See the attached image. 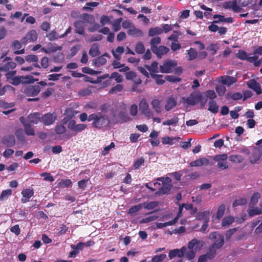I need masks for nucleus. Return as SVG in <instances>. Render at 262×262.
Segmentation results:
<instances>
[{"mask_svg":"<svg viewBox=\"0 0 262 262\" xmlns=\"http://www.w3.org/2000/svg\"><path fill=\"white\" fill-rule=\"evenodd\" d=\"M148 108V104L145 99H142L139 103V110L141 112L147 110Z\"/></svg>","mask_w":262,"mask_h":262,"instance_id":"13d9d810","label":"nucleus"},{"mask_svg":"<svg viewBox=\"0 0 262 262\" xmlns=\"http://www.w3.org/2000/svg\"><path fill=\"white\" fill-rule=\"evenodd\" d=\"M208 110L213 114H216L219 112V107L215 100H210L209 101Z\"/></svg>","mask_w":262,"mask_h":262,"instance_id":"412c9836","label":"nucleus"},{"mask_svg":"<svg viewBox=\"0 0 262 262\" xmlns=\"http://www.w3.org/2000/svg\"><path fill=\"white\" fill-rule=\"evenodd\" d=\"M153 109L157 113H160L161 112V108L160 106V101L158 99H154L151 103Z\"/></svg>","mask_w":262,"mask_h":262,"instance_id":"c9c22d12","label":"nucleus"},{"mask_svg":"<svg viewBox=\"0 0 262 262\" xmlns=\"http://www.w3.org/2000/svg\"><path fill=\"white\" fill-rule=\"evenodd\" d=\"M127 34L129 35L137 37L142 36L143 35V33L142 30L135 27L129 29L127 31Z\"/></svg>","mask_w":262,"mask_h":262,"instance_id":"b1692460","label":"nucleus"},{"mask_svg":"<svg viewBox=\"0 0 262 262\" xmlns=\"http://www.w3.org/2000/svg\"><path fill=\"white\" fill-rule=\"evenodd\" d=\"M16 67V63L13 61H9L4 64L1 69L2 71L7 72L11 69H14Z\"/></svg>","mask_w":262,"mask_h":262,"instance_id":"c85d7f7f","label":"nucleus"},{"mask_svg":"<svg viewBox=\"0 0 262 262\" xmlns=\"http://www.w3.org/2000/svg\"><path fill=\"white\" fill-rule=\"evenodd\" d=\"M234 217L232 216H227L222 220V226L223 227H227L232 224L234 222Z\"/></svg>","mask_w":262,"mask_h":262,"instance_id":"cd10ccee","label":"nucleus"},{"mask_svg":"<svg viewBox=\"0 0 262 262\" xmlns=\"http://www.w3.org/2000/svg\"><path fill=\"white\" fill-rule=\"evenodd\" d=\"M187 54L188 55V60H192L196 58L198 56V53L196 50L192 48L187 50Z\"/></svg>","mask_w":262,"mask_h":262,"instance_id":"58836bf2","label":"nucleus"},{"mask_svg":"<svg viewBox=\"0 0 262 262\" xmlns=\"http://www.w3.org/2000/svg\"><path fill=\"white\" fill-rule=\"evenodd\" d=\"M34 191L33 188H26L23 190L21 194L24 198L30 199L34 194Z\"/></svg>","mask_w":262,"mask_h":262,"instance_id":"2f4dec72","label":"nucleus"},{"mask_svg":"<svg viewBox=\"0 0 262 262\" xmlns=\"http://www.w3.org/2000/svg\"><path fill=\"white\" fill-rule=\"evenodd\" d=\"M260 195V193L258 192L254 193L251 197L249 205L252 206L256 205L258 203Z\"/></svg>","mask_w":262,"mask_h":262,"instance_id":"a19ab883","label":"nucleus"},{"mask_svg":"<svg viewBox=\"0 0 262 262\" xmlns=\"http://www.w3.org/2000/svg\"><path fill=\"white\" fill-rule=\"evenodd\" d=\"M115 147V143L114 142H111V144L104 147L103 150L102 151L101 154L103 156H105L107 154H108L110 150Z\"/></svg>","mask_w":262,"mask_h":262,"instance_id":"338daca9","label":"nucleus"},{"mask_svg":"<svg viewBox=\"0 0 262 262\" xmlns=\"http://www.w3.org/2000/svg\"><path fill=\"white\" fill-rule=\"evenodd\" d=\"M12 194L11 189H8L3 190L0 195V201H2L7 199L8 197Z\"/></svg>","mask_w":262,"mask_h":262,"instance_id":"5fc2aeb1","label":"nucleus"},{"mask_svg":"<svg viewBox=\"0 0 262 262\" xmlns=\"http://www.w3.org/2000/svg\"><path fill=\"white\" fill-rule=\"evenodd\" d=\"M145 161L144 158L143 157H141L137 159L133 165L134 168L135 169H138L140 168V167L144 164Z\"/></svg>","mask_w":262,"mask_h":262,"instance_id":"3c124183","label":"nucleus"},{"mask_svg":"<svg viewBox=\"0 0 262 262\" xmlns=\"http://www.w3.org/2000/svg\"><path fill=\"white\" fill-rule=\"evenodd\" d=\"M123 89V85L122 84H117L115 86H113L110 90L109 94L117 93L121 92Z\"/></svg>","mask_w":262,"mask_h":262,"instance_id":"603ef678","label":"nucleus"},{"mask_svg":"<svg viewBox=\"0 0 262 262\" xmlns=\"http://www.w3.org/2000/svg\"><path fill=\"white\" fill-rule=\"evenodd\" d=\"M110 78H114L117 83H121L123 81L122 76L117 72H113L110 76Z\"/></svg>","mask_w":262,"mask_h":262,"instance_id":"bf43d9fd","label":"nucleus"},{"mask_svg":"<svg viewBox=\"0 0 262 262\" xmlns=\"http://www.w3.org/2000/svg\"><path fill=\"white\" fill-rule=\"evenodd\" d=\"M143 205V207L148 210H151L154 209L158 205V203L156 202L153 201L149 203H144L141 204Z\"/></svg>","mask_w":262,"mask_h":262,"instance_id":"8fccbe9b","label":"nucleus"},{"mask_svg":"<svg viewBox=\"0 0 262 262\" xmlns=\"http://www.w3.org/2000/svg\"><path fill=\"white\" fill-rule=\"evenodd\" d=\"M121 21H122L121 18H118V19H116V20H115V21L113 24V29L115 31L117 32L120 29V28H121L120 24H121Z\"/></svg>","mask_w":262,"mask_h":262,"instance_id":"69168bd1","label":"nucleus"},{"mask_svg":"<svg viewBox=\"0 0 262 262\" xmlns=\"http://www.w3.org/2000/svg\"><path fill=\"white\" fill-rule=\"evenodd\" d=\"M89 55L93 57L98 56L100 54L99 46L97 43H94L90 48L89 52Z\"/></svg>","mask_w":262,"mask_h":262,"instance_id":"4be33fe9","label":"nucleus"},{"mask_svg":"<svg viewBox=\"0 0 262 262\" xmlns=\"http://www.w3.org/2000/svg\"><path fill=\"white\" fill-rule=\"evenodd\" d=\"M209 163V161L207 158H202L190 162L189 165L191 167H198L203 165H208Z\"/></svg>","mask_w":262,"mask_h":262,"instance_id":"6ab92c4d","label":"nucleus"},{"mask_svg":"<svg viewBox=\"0 0 262 262\" xmlns=\"http://www.w3.org/2000/svg\"><path fill=\"white\" fill-rule=\"evenodd\" d=\"M166 257V255L165 254H161L160 255H157L154 256L151 259V262H161Z\"/></svg>","mask_w":262,"mask_h":262,"instance_id":"052dcab7","label":"nucleus"},{"mask_svg":"<svg viewBox=\"0 0 262 262\" xmlns=\"http://www.w3.org/2000/svg\"><path fill=\"white\" fill-rule=\"evenodd\" d=\"M248 213L250 217H252L256 215H259L262 213L261 208L257 207H254L248 210Z\"/></svg>","mask_w":262,"mask_h":262,"instance_id":"72a5a7b5","label":"nucleus"},{"mask_svg":"<svg viewBox=\"0 0 262 262\" xmlns=\"http://www.w3.org/2000/svg\"><path fill=\"white\" fill-rule=\"evenodd\" d=\"M209 214V212H208L207 211L200 212L197 214L196 218L198 220H204V221H206L207 218L209 219V217L208 216Z\"/></svg>","mask_w":262,"mask_h":262,"instance_id":"37998d69","label":"nucleus"},{"mask_svg":"<svg viewBox=\"0 0 262 262\" xmlns=\"http://www.w3.org/2000/svg\"><path fill=\"white\" fill-rule=\"evenodd\" d=\"M144 67L150 72V77L152 74H156V73L160 72L159 63L157 61L152 62L150 65L145 64Z\"/></svg>","mask_w":262,"mask_h":262,"instance_id":"4468645a","label":"nucleus"},{"mask_svg":"<svg viewBox=\"0 0 262 262\" xmlns=\"http://www.w3.org/2000/svg\"><path fill=\"white\" fill-rule=\"evenodd\" d=\"M179 120V119L178 117L174 116L173 118H172V119L164 121L162 123V124L163 125L170 126L171 125L176 124L178 122Z\"/></svg>","mask_w":262,"mask_h":262,"instance_id":"09e8293b","label":"nucleus"},{"mask_svg":"<svg viewBox=\"0 0 262 262\" xmlns=\"http://www.w3.org/2000/svg\"><path fill=\"white\" fill-rule=\"evenodd\" d=\"M162 75H158V74H152L151 77L155 80L157 84H163L165 82V79H163Z\"/></svg>","mask_w":262,"mask_h":262,"instance_id":"ea45409f","label":"nucleus"},{"mask_svg":"<svg viewBox=\"0 0 262 262\" xmlns=\"http://www.w3.org/2000/svg\"><path fill=\"white\" fill-rule=\"evenodd\" d=\"M66 128L63 125H57L55 126V131L58 135H62L66 133Z\"/></svg>","mask_w":262,"mask_h":262,"instance_id":"6e6d98bb","label":"nucleus"},{"mask_svg":"<svg viewBox=\"0 0 262 262\" xmlns=\"http://www.w3.org/2000/svg\"><path fill=\"white\" fill-rule=\"evenodd\" d=\"M56 120L57 115L55 113H48L41 115V122L46 126L53 124Z\"/></svg>","mask_w":262,"mask_h":262,"instance_id":"6e6552de","label":"nucleus"},{"mask_svg":"<svg viewBox=\"0 0 262 262\" xmlns=\"http://www.w3.org/2000/svg\"><path fill=\"white\" fill-rule=\"evenodd\" d=\"M75 27L76 32L80 35H84L85 34V24L84 21L81 20L76 21L74 24Z\"/></svg>","mask_w":262,"mask_h":262,"instance_id":"f3484780","label":"nucleus"},{"mask_svg":"<svg viewBox=\"0 0 262 262\" xmlns=\"http://www.w3.org/2000/svg\"><path fill=\"white\" fill-rule=\"evenodd\" d=\"M37 39V35L36 31L34 30L29 31L26 35L21 38V41L23 44H27L28 42H32L36 40Z\"/></svg>","mask_w":262,"mask_h":262,"instance_id":"9d476101","label":"nucleus"},{"mask_svg":"<svg viewBox=\"0 0 262 262\" xmlns=\"http://www.w3.org/2000/svg\"><path fill=\"white\" fill-rule=\"evenodd\" d=\"M157 180L162 182V186L155 192V194L160 195L169 194L172 187L171 179L169 177H160Z\"/></svg>","mask_w":262,"mask_h":262,"instance_id":"f03ea898","label":"nucleus"},{"mask_svg":"<svg viewBox=\"0 0 262 262\" xmlns=\"http://www.w3.org/2000/svg\"><path fill=\"white\" fill-rule=\"evenodd\" d=\"M161 39L160 37L157 36L152 38L150 40V46H151V50H152L154 48H156L158 47V45L161 43Z\"/></svg>","mask_w":262,"mask_h":262,"instance_id":"79ce46f5","label":"nucleus"},{"mask_svg":"<svg viewBox=\"0 0 262 262\" xmlns=\"http://www.w3.org/2000/svg\"><path fill=\"white\" fill-rule=\"evenodd\" d=\"M203 255H205V257L207 260L212 259L214 258L216 255V250L211 246L209 248L208 251L206 254H203Z\"/></svg>","mask_w":262,"mask_h":262,"instance_id":"c756f323","label":"nucleus"},{"mask_svg":"<svg viewBox=\"0 0 262 262\" xmlns=\"http://www.w3.org/2000/svg\"><path fill=\"white\" fill-rule=\"evenodd\" d=\"M38 79H34L32 76H16L13 78H11V80H8L9 83L14 85H18L21 83H33L35 81H37Z\"/></svg>","mask_w":262,"mask_h":262,"instance_id":"7ed1b4c3","label":"nucleus"},{"mask_svg":"<svg viewBox=\"0 0 262 262\" xmlns=\"http://www.w3.org/2000/svg\"><path fill=\"white\" fill-rule=\"evenodd\" d=\"M211 239H216L215 242L211 246L215 250L222 248L224 244V237L223 235L217 233L216 232L211 233L209 235Z\"/></svg>","mask_w":262,"mask_h":262,"instance_id":"39448f33","label":"nucleus"},{"mask_svg":"<svg viewBox=\"0 0 262 262\" xmlns=\"http://www.w3.org/2000/svg\"><path fill=\"white\" fill-rule=\"evenodd\" d=\"M202 98V95L200 92H193L187 98H182L183 102L189 105H194L199 102Z\"/></svg>","mask_w":262,"mask_h":262,"instance_id":"20e7f679","label":"nucleus"},{"mask_svg":"<svg viewBox=\"0 0 262 262\" xmlns=\"http://www.w3.org/2000/svg\"><path fill=\"white\" fill-rule=\"evenodd\" d=\"M118 116L121 119L122 122H126L130 120L128 115L125 112H120Z\"/></svg>","mask_w":262,"mask_h":262,"instance_id":"680f3d73","label":"nucleus"},{"mask_svg":"<svg viewBox=\"0 0 262 262\" xmlns=\"http://www.w3.org/2000/svg\"><path fill=\"white\" fill-rule=\"evenodd\" d=\"M159 217L158 215H150L147 217L142 219L139 221L140 224L147 223L156 220Z\"/></svg>","mask_w":262,"mask_h":262,"instance_id":"49530a36","label":"nucleus"},{"mask_svg":"<svg viewBox=\"0 0 262 262\" xmlns=\"http://www.w3.org/2000/svg\"><path fill=\"white\" fill-rule=\"evenodd\" d=\"M177 105V102L175 99L173 97L169 98L165 106V109L167 111H170L173 107H175Z\"/></svg>","mask_w":262,"mask_h":262,"instance_id":"5701e85b","label":"nucleus"},{"mask_svg":"<svg viewBox=\"0 0 262 262\" xmlns=\"http://www.w3.org/2000/svg\"><path fill=\"white\" fill-rule=\"evenodd\" d=\"M106 62V59L103 57L100 56L97 58L93 60L94 64L97 67H99L105 64Z\"/></svg>","mask_w":262,"mask_h":262,"instance_id":"f704fd0d","label":"nucleus"},{"mask_svg":"<svg viewBox=\"0 0 262 262\" xmlns=\"http://www.w3.org/2000/svg\"><path fill=\"white\" fill-rule=\"evenodd\" d=\"M2 142L7 147H12L15 144V139L13 135H7L3 138Z\"/></svg>","mask_w":262,"mask_h":262,"instance_id":"dca6fc26","label":"nucleus"},{"mask_svg":"<svg viewBox=\"0 0 262 262\" xmlns=\"http://www.w3.org/2000/svg\"><path fill=\"white\" fill-rule=\"evenodd\" d=\"M40 86L38 84L29 85L24 90V94L27 96H37L40 92Z\"/></svg>","mask_w":262,"mask_h":262,"instance_id":"1a4fd4ad","label":"nucleus"},{"mask_svg":"<svg viewBox=\"0 0 262 262\" xmlns=\"http://www.w3.org/2000/svg\"><path fill=\"white\" fill-rule=\"evenodd\" d=\"M80 19L82 21H84V24L85 22L89 24H92L95 21L94 16L91 14H89L88 13H83L82 15H81Z\"/></svg>","mask_w":262,"mask_h":262,"instance_id":"393cba45","label":"nucleus"},{"mask_svg":"<svg viewBox=\"0 0 262 262\" xmlns=\"http://www.w3.org/2000/svg\"><path fill=\"white\" fill-rule=\"evenodd\" d=\"M15 105V103L14 102L8 103L4 100H0V107L3 109H7L9 108H11Z\"/></svg>","mask_w":262,"mask_h":262,"instance_id":"4d7b16f0","label":"nucleus"},{"mask_svg":"<svg viewBox=\"0 0 262 262\" xmlns=\"http://www.w3.org/2000/svg\"><path fill=\"white\" fill-rule=\"evenodd\" d=\"M135 51L138 54H142L145 51L144 44L142 42H138L135 46Z\"/></svg>","mask_w":262,"mask_h":262,"instance_id":"7c9ffc66","label":"nucleus"},{"mask_svg":"<svg viewBox=\"0 0 262 262\" xmlns=\"http://www.w3.org/2000/svg\"><path fill=\"white\" fill-rule=\"evenodd\" d=\"M46 36L50 41L55 40L58 38L57 33L55 30L51 31Z\"/></svg>","mask_w":262,"mask_h":262,"instance_id":"774afa93","label":"nucleus"},{"mask_svg":"<svg viewBox=\"0 0 262 262\" xmlns=\"http://www.w3.org/2000/svg\"><path fill=\"white\" fill-rule=\"evenodd\" d=\"M236 82V78L232 76H227L222 81V83L228 86H230Z\"/></svg>","mask_w":262,"mask_h":262,"instance_id":"e433bc0d","label":"nucleus"},{"mask_svg":"<svg viewBox=\"0 0 262 262\" xmlns=\"http://www.w3.org/2000/svg\"><path fill=\"white\" fill-rule=\"evenodd\" d=\"M185 250H186L185 247H183L181 249H174L171 250L168 253V256L170 259L176 256L182 257L184 256Z\"/></svg>","mask_w":262,"mask_h":262,"instance_id":"2eb2a0df","label":"nucleus"},{"mask_svg":"<svg viewBox=\"0 0 262 262\" xmlns=\"http://www.w3.org/2000/svg\"><path fill=\"white\" fill-rule=\"evenodd\" d=\"M247 203V200L245 198H239L235 200L232 204V207H235L238 206H242L246 205Z\"/></svg>","mask_w":262,"mask_h":262,"instance_id":"a18cd8bd","label":"nucleus"},{"mask_svg":"<svg viewBox=\"0 0 262 262\" xmlns=\"http://www.w3.org/2000/svg\"><path fill=\"white\" fill-rule=\"evenodd\" d=\"M165 79L168 81L171 82H179L181 81V78L172 75H166Z\"/></svg>","mask_w":262,"mask_h":262,"instance_id":"e2e57ef3","label":"nucleus"},{"mask_svg":"<svg viewBox=\"0 0 262 262\" xmlns=\"http://www.w3.org/2000/svg\"><path fill=\"white\" fill-rule=\"evenodd\" d=\"M151 51L155 54L157 56L160 58L162 56L167 54L169 51V49L164 46H160L154 48Z\"/></svg>","mask_w":262,"mask_h":262,"instance_id":"f8f14e48","label":"nucleus"},{"mask_svg":"<svg viewBox=\"0 0 262 262\" xmlns=\"http://www.w3.org/2000/svg\"><path fill=\"white\" fill-rule=\"evenodd\" d=\"M24 120H25L24 117H20V121L23 124L26 134L27 136H34L35 130L33 127L32 126L30 122H27L26 121H23Z\"/></svg>","mask_w":262,"mask_h":262,"instance_id":"ddd939ff","label":"nucleus"},{"mask_svg":"<svg viewBox=\"0 0 262 262\" xmlns=\"http://www.w3.org/2000/svg\"><path fill=\"white\" fill-rule=\"evenodd\" d=\"M81 70L83 73H86L90 75H97L101 73L100 71H96L86 67L82 68Z\"/></svg>","mask_w":262,"mask_h":262,"instance_id":"864d4df0","label":"nucleus"},{"mask_svg":"<svg viewBox=\"0 0 262 262\" xmlns=\"http://www.w3.org/2000/svg\"><path fill=\"white\" fill-rule=\"evenodd\" d=\"M87 125L85 124H76L74 120H71L68 124V128L74 132L75 134L81 132L87 128Z\"/></svg>","mask_w":262,"mask_h":262,"instance_id":"423d86ee","label":"nucleus"},{"mask_svg":"<svg viewBox=\"0 0 262 262\" xmlns=\"http://www.w3.org/2000/svg\"><path fill=\"white\" fill-rule=\"evenodd\" d=\"M143 207V205L141 204H138L137 205H135L129 208L128 211V213L129 214H134L136 212L139 211Z\"/></svg>","mask_w":262,"mask_h":262,"instance_id":"0e129e2a","label":"nucleus"},{"mask_svg":"<svg viewBox=\"0 0 262 262\" xmlns=\"http://www.w3.org/2000/svg\"><path fill=\"white\" fill-rule=\"evenodd\" d=\"M213 18H218L219 19L217 20H213V23H219L221 22H225L231 23L233 22V18L232 17H227L225 18L224 16L219 14H215L213 16Z\"/></svg>","mask_w":262,"mask_h":262,"instance_id":"aec40b11","label":"nucleus"},{"mask_svg":"<svg viewBox=\"0 0 262 262\" xmlns=\"http://www.w3.org/2000/svg\"><path fill=\"white\" fill-rule=\"evenodd\" d=\"M177 65V63L174 60H167L163 62V64L160 66V72L162 73H170L172 69Z\"/></svg>","mask_w":262,"mask_h":262,"instance_id":"0eeeda50","label":"nucleus"},{"mask_svg":"<svg viewBox=\"0 0 262 262\" xmlns=\"http://www.w3.org/2000/svg\"><path fill=\"white\" fill-rule=\"evenodd\" d=\"M14 90V88L10 85H6L2 87V83H0V96L4 95L7 91H12Z\"/></svg>","mask_w":262,"mask_h":262,"instance_id":"4c0bfd02","label":"nucleus"},{"mask_svg":"<svg viewBox=\"0 0 262 262\" xmlns=\"http://www.w3.org/2000/svg\"><path fill=\"white\" fill-rule=\"evenodd\" d=\"M261 154L259 150L257 149H255L254 152L250 157V161L252 163H254L259 160Z\"/></svg>","mask_w":262,"mask_h":262,"instance_id":"bb28decb","label":"nucleus"},{"mask_svg":"<svg viewBox=\"0 0 262 262\" xmlns=\"http://www.w3.org/2000/svg\"><path fill=\"white\" fill-rule=\"evenodd\" d=\"M163 33V29L160 27L151 28L148 30V36H154L157 35L161 34Z\"/></svg>","mask_w":262,"mask_h":262,"instance_id":"a878e982","label":"nucleus"},{"mask_svg":"<svg viewBox=\"0 0 262 262\" xmlns=\"http://www.w3.org/2000/svg\"><path fill=\"white\" fill-rule=\"evenodd\" d=\"M247 84L248 87L253 90L257 95H260L262 93V89L259 83L255 79H250L247 82Z\"/></svg>","mask_w":262,"mask_h":262,"instance_id":"9b49d317","label":"nucleus"},{"mask_svg":"<svg viewBox=\"0 0 262 262\" xmlns=\"http://www.w3.org/2000/svg\"><path fill=\"white\" fill-rule=\"evenodd\" d=\"M184 255L189 260L193 259L195 255V252L193 250H189L186 248Z\"/></svg>","mask_w":262,"mask_h":262,"instance_id":"c03bdc74","label":"nucleus"},{"mask_svg":"<svg viewBox=\"0 0 262 262\" xmlns=\"http://www.w3.org/2000/svg\"><path fill=\"white\" fill-rule=\"evenodd\" d=\"M89 121H92V125L97 128H101L106 124L107 119L101 113H93L89 116Z\"/></svg>","mask_w":262,"mask_h":262,"instance_id":"f257e3e1","label":"nucleus"},{"mask_svg":"<svg viewBox=\"0 0 262 262\" xmlns=\"http://www.w3.org/2000/svg\"><path fill=\"white\" fill-rule=\"evenodd\" d=\"M41 115L39 113H34L30 114L28 116V122L30 123L37 124L41 122Z\"/></svg>","mask_w":262,"mask_h":262,"instance_id":"a211bd4d","label":"nucleus"},{"mask_svg":"<svg viewBox=\"0 0 262 262\" xmlns=\"http://www.w3.org/2000/svg\"><path fill=\"white\" fill-rule=\"evenodd\" d=\"M15 135L18 141L23 143L26 142V138L23 129L20 128L16 130L15 131Z\"/></svg>","mask_w":262,"mask_h":262,"instance_id":"473e14b6","label":"nucleus"},{"mask_svg":"<svg viewBox=\"0 0 262 262\" xmlns=\"http://www.w3.org/2000/svg\"><path fill=\"white\" fill-rule=\"evenodd\" d=\"M225 211V205L224 204H221L217 209V211L216 212V218L218 219H221Z\"/></svg>","mask_w":262,"mask_h":262,"instance_id":"de8ad7c7","label":"nucleus"}]
</instances>
